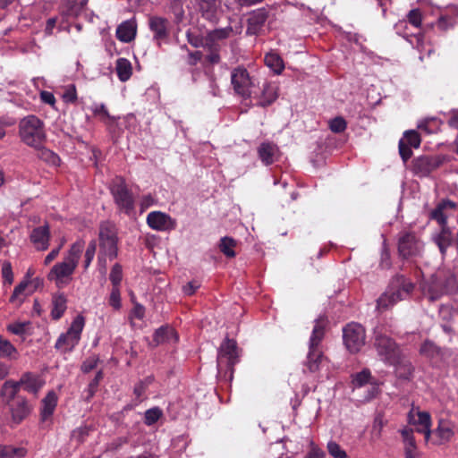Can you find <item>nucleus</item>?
Listing matches in <instances>:
<instances>
[{
    "label": "nucleus",
    "mask_w": 458,
    "mask_h": 458,
    "mask_svg": "<svg viewBox=\"0 0 458 458\" xmlns=\"http://www.w3.org/2000/svg\"><path fill=\"white\" fill-rule=\"evenodd\" d=\"M327 449L333 458H347L346 452L335 441H329Z\"/></svg>",
    "instance_id": "nucleus-44"
},
{
    "label": "nucleus",
    "mask_w": 458,
    "mask_h": 458,
    "mask_svg": "<svg viewBox=\"0 0 458 458\" xmlns=\"http://www.w3.org/2000/svg\"><path fill=\"white\" fill-rule=\"evenodd\" d=\"M370 377V371L365 369L353 376L352 384L354 386L360 387L367 384L369 381Z\"/></svg>",
    "instance_id": "nucleus-49"
},
{
    "label": "nucleus",
    "mask_w": 458,
    "mask_h": 458,
    "mask_svg": "<svg viewBox=\"0 0 458 458\" xmlns=\"http://www.w3.org/2000/svg\"><path fill=\"white\" fill-rule=\"evenodd\" d=\"M58 397L56 393L54 390L49 391L47 395L41 401V409H40V420L45 422L48 420L53 415L56 405H57Z\"/></svg>",
    "instance_id": "nucleus-23"
},
{
    "label": "nucleus",
    "mask_w": 458,
    "mask_h": 458,
    "mask_svg": "<svg viewBox=\"0 0 458 458\" xmlns=\"http://www.w3.org/2000/svg\"><path fill=\"white\" fill-rule=\"evenodd\" d=\"M238 362V352L236 342L226 338L221 344L217 355L218 373L229 372V379L233 374V366Z\"/></svg>",
    "instance_id": "nucleus-7"
},
{
    "label": "nucleus",
    "mask_w": 458,
    "mask_h": 458,
    "mask_svg": "<svg viewBox=\"0 0 458 458\" xmlns=\"http://www.w3.org/2000/svg\"><path fill=\"white\" fill-rule=\"evenodd\" d=\"M408 22L415 28H420L422 24V13L419 8L411 9L407 13Z\"/></svg>",
    "instance_id": "nucleus-48"
},
{
    "label": "nucleus",
    "mask_w": 458,
    "mask_h": 458,
    "mask_svg": "<svg viewBox=\"0 0 458 458\" xmlns=\"http://www.w3.org/2000/svg\"><path fill=\"white\" fill-rule=\"evenodd\" d=\"M420 351L422 355L430 360H437L441 357V350L430 341H425Z\"/></svg>",
    "instance_id": "nucleus-39"
},
{
    "label": "nucleus",
    "mask_w": 458,
    "mask_h": 458,
    "mask_svg": "<svg viewBox=\"0 0 458 458\" xmlns=\"http://www.w3.org/2000/svg\"><path fill=\"white\" fill-rule=\"evenodd\" d=\"M403 140L407 145L415 148H419L421 142L419 133L414 130L405 131Z\"/></svg>",
    "instance_id": "nucleus-47"
},
{
    "label": "nucleus",
    "mask_w": 458,
    "mask_h": 458,
    "mask_svg": "<svg viewBox=\"0 0 458 458\" xmlns=\"http://www.w3.org/2000/svg\"><path fill=\"white\" fill-rule=\"evenodd\" d=\"M98 359L95 356L87 359L81 365V370L85 373L91 371L96 368Z\"/></svg>",
    "instance_id": "nucleus-57"
},
{
    "label": "nucleus",
    "mask_w": 458,
    "mask_h": 458,
    "mask_svg": "<svg viewBox=\"0 0 458 458\" xmlns=\"http://www.w3.org/2000/svg\"><path fill=\"white\" fill-rule=\"evenodd\" d=\"M91 110L104 123H106L107 120H114L104 104H95L92 106Z\"/></svg>",
    "instance_id": "nucleus-45"
},
{
    "label": "nucleus",
    "mask_w": 458,
    "mask_h": 458,
    "mask_svg": "<svg viewBox=\"0 0 458 458\" xmlns=\"http://www.w3.org/2000/svg\"><path fill=\"white\" fill-rule=\"evenodd\" d=\"M148 27L153 33V39L158 46L166 42L169 38V21L159 16H151L148 19Z\"/></svg>",
    "instance_id": "nucleus-14"
},
{
    "label": "nucleus",
    "mask_w": 458,
    "mask_h": 458,
    "mask_svg": "<svg viewBox=\"0 0 458 458\" xmlns=\"http://www.w3.org/2000/svg\"><path fill=\"white\" fill-rule=\"evenodd\" d=\"M209 54L207 55L206 60L211 64H219L221 61V57L219 55L220 50H215V49H208Z\"/></svg>",
    "instance_id": "nucleus-60"
},
{
    "label": "nucleus",
    "mask_w": 458,
    "mask_h": 458,
    "mask_svg": "<svg viewBox=\"0 0 458 458\" xmlns=\"http://www.w3.org/2000/svg\"><path fill=\"white\" fill-rule=\"evenodd\" d=\"M231 26L216 29L207 32L206 34V49H221V41L228 38L233 34Z\"/></svg>",
    "instance_id": "nucleus-18"
},
{
    "label": "nucleus",
    "mask_w": 458,
    "mask_h": 458,
    "mask_svg": "<svg viewBox=\"0 0 458 458\" xmlns=\"http://www.w3.org/2000/svg\"><path fill=\"white\" fill-rule=\"evenodd\" d=\"M115 70L121 81H128L132 74L131 64L126 58H119L116 61Z\"/></svg>",
    "instance_id": "nucleus-33"
},
{
    "label": "nucleus",
    "mask_w": 458,
    "mask_h": 458,
    "mask_svg": "<svg viewBox=\"0 0 458 458\" xmlns=\"http://www.w3.org/2000/svg\"><path fill=\"white\" fill-rule=\"evenodd\" d=\"M109 278L112 283V287H120L123 279V270L120 264L116 263L113 266Z\"/></svg>",
    "instance_id": "nucleus-46"
},
{
    "label": "nucleus",
    "mask_w": 458,
    "mask_h": 458,
    "mask_svg": "<svg viewBox=\"0 0 458 458\" xmlns=\"http://www.w3.org/2000/svg\"><path fill=\"white\" fill-rule=\"evenodd\" d=\"M325 321L322 318L316 320V324L310 338V349H318V345L324 337Z\"/></svg>",
    "instance_id": "nucleus-32"
},
{
    "label": "nucleus",
    "mask_w": 458,
    "mask_h": 458,
    "mask_svg": "<svg viewBox=\"0 0 458 458\" xmlns=\"http://www.w3.org/2000/svg\"><path fill=\"white\" fill-rule=\"evenodd\" d=\"M174 330L167 327H160L155 332L154 340L159 344L166 339L167 335H173Z\"/></svg>",
    "instance_id": "nucleus-56"
},
{
    "label": "nucleus",
    "mask_w": 458,
    "mask_h": 458,
    "mask_svg": "<svg viewBox=\"0 0 458 458\" xmlns=\"http://www.w3.org/2000/svg\"><path fill=\"white\" fill-rule=\"evenodd\" d=\"M347 123L345 120L341 116L335 117L329 121V129L335 133L343 132L345 131Z\"/></svg>",
    "instance_id": "nucleus-51"
},
{
    "label": "nucleus",
    "mask_w": 458,
    "mask_h": 458,
    "mask_svg": "<svg viewBox=\"0 0 458 458\" xmlns=\"http://www.w3.org/2000/svg\"><path fill=\"white\" fill-rule=\"evenodd\" d=\"M389 365L394 367L396 375L401 378H409L413 371L411 361L403 352L398 355V359H396L394 362H391Z\"/></svg>",
    "instance_id": "nucleus-26"
},
{
    "label": "nucleus",
    "mask_w": 458,
    "mask_h": 458,
    "mask_svg": "<svg viewBox=\"0 0 458 458\" xmlns=\"http://www.w3.org/2000/svg\"><path fill=\"white\" fill-rule=\"evenodd\" d=\"M202 58V53L200 51L191 52L188 55L187 63L191 66L196 65Z\"/></svg>",
    "instance_id": "nucleus-62"
},
{
    "label": "nucleus",
    "mask_w": 458,
    "mask_h": 458,
    "mask_svg": "<svg viewBox=\"0 0 458 458\" xmlns=\"http://www.w3.org/2000/svg\"><path fill=\"white\" fill-rule=\"evenodd\" d=\"M373 347L377 356L386 364L394 362L403 351L400 346L388 335L379 330L374 332Z\"/></svg>",
    "instance_id": "nucleus-5"
},
{
    "label": "nucleus",
    "mask_w": 458,
    "mask_h": 458,
    "mask_svg": "<svg viewBox=\"0 0 458 458\" xmlns=\"http://www.w3.org/2000/svg\"><path fill=\"white\" fill-rule=\"evenodd\" d=\"M83 249L84 242L82 240H78L72 244L64 260L56 263L49 271L48 280L55 282L57 287L66 285L71 281V276L78 266Z\"/></svg>",
    "instance_id": "nucleus-1"
},
{
    "label": "nucleus",
    "mask_w": 458,
    "mask_h": 458,
    "mask_svg": "<svg viewBox=\"0 0 458 458\" xmlns=\"http://www.w3.org/2000/svg\"><path fill=\"white\" fill-rule=\"evenodd\" d=\"M25 454L26 450L22 447L0 445V458H21Z\"/></svg>",
    "instance_id": "nucleus-38"
},
{
    "label": "nucleus",
    "mask_w": 458,
    "mask_h": 458,
    "mask_svg": "<svg viewBox=\"0 0 458 458\" xmlns=\"http://www.w3.org/2000/svg\"><path fill=\"white\" fill-rule=\"evenodd\" d=\"M198 7L203 18L212 22L216 21L217 0H198Z\"/></svg>",
    "instance_id": "nucleus-27"
},
{
    "label": "nucleus",
    "mask_w": 458,
    "mask_h": 458,
    "mask_svg": "<svg viewBox=\"0 0 458 458\" xmlns=\"http://www.w3.org/2000/svg\"><path fill=\"white\" fill-rule=\"evenodd\" d=\"M62 98L66 103H74L77 100V91L75 86L73 84L66 86L64 88Z\"/></svg>",
    "instance_id": "nucleus-53"
},
{
    "label": "nucleus",
    "mask_w": 458,
    "mask_h": 458,
    "mask_svg": "<svg viewBox=\"0 0 458 458\" xmlns=\"http://www.w3.org/2000/svg\"><path fill=\"white\" fill-rule=\"evenodd\" d=\"M137 25L135 21L128 20L122 22L116 29V38L124 43L132 41L136 37Z\"/></svg>",
    "instance_id": "nucleus-24"
},
{
    "label": "nucleus",
    "mask_w": 458,
    "mask_h": 458,
    "mask_svg": "<svg viewBox=\"0 0 458 458\" xmlns=\"http://www.w3.org/2000/svg\"><path fill=\"white\" fill-rule=\"evenodd\" d=\"M323 359V354L318 349H310L306 366L310 372H316L319 369V365Z\"/></svg>",
    "instance_id": "nucleus-36"
},
{
    "label": "nucleus",
    "mask_w": 458,
    "mask_h": 458,
    "mask_svg": "<svg viewBox=\"0 0 458 458\" xmlns=\"http://www.w3.org/2000/svg\"><path fill=\"white\" fill-rule=\"evenodd\" d=\"M304 458H325V453L318 446L312 445Z\"/></svg>",
    "instance_id": "nucleus-63"
},
{
    "label": "nucleus",
    "mask_w": 458,
    "mask_h": 458,
    "mask_svg": "<svg viewBox=\"0 0 458 458\" xmlns=\"http://www.w3.org/2000/svg\"><path fill=\"white\" fill-rule=\"evenodd\" d=\"M29 325V322L26 323H21V322H15L13 324L8 325L7 329L13 335H22L26 331V327Z\"/></svg>",
    "instance_id": "nucleus-55"
},
{
    "label": "nucleus",
    "mask_w": 458,
    "mask_h": 458,
    "mask_svg": "<svg viewBox=\"0 0 458 458\" xmlns=\"http://www.w3.org/2000/svg\"><path fill=\"white\" fill-rule=\"evenodd\" d=\"M440 164L441 161L437 157H419L412 161V172L418 176L425 177L437 169Z\"/></svg>",
    "instance_id": "nucleus-16"
},
{
    "label": "nucleus",
    "mask_w": 458,
    "mask_h": 458,
    "mask_svg": "<svg viewBox=\"0 0 458 458\" xmlns=\"http://www.w3.org/2000/svg\"><path fill=\"white\" fill-rule=\"evenodd\" d=\"M109 305L118 310L122 307L120 287H112L109 299Z\"/></svg>",
    "instance_id": "nucleus-50"
},
{
    "label": "nucleus",
    "mask_w": 458,
    "mask_h": 458,
    "mask_svg": "<svg viewBox=\"0 0 458 458\" xmlns=\"http://www.w3.org/2000/svg\"><path fill=\"white\" fill-rule=\"evenodd\" d=\"M20 386L17 381L6 380L1 386L0 396L4 405L12 403L18 396Z\"/></svg>",
    "instance_id": "nucleus-28"
},
{
    "label": "nucleus",
    "mask_w": 458,
    "mask_h": 458,
    "mask_svg": "<svg viewBox=\"0 0 458 458\" xmlns=\"http://www.w3.org/2000/svg\"><path fill=\"white\" fill-rule=\"evenodd\" d=\"M265 63L276 74H280L284 68L283 59L276 53L267 54Z\"/></svg>",
    "instance_id": "nucleus-37"
},
{
    "label": "nucleus",
    "mask_w": 458,
    "mask_h": 458,
    "mask_svg": "<svg viewBox=\"0 0 458 458\" xmlns=\"http://www.w3.org/2000/svg\"><path fill=\"white\" fill-rule=\"evenodd\" d=\"M96 250H97V241L92 240L89 242V243L86 249V251L84 253V259H83L84 269H88V267L90 266V264L95 257Z\"/></svg>",
    "instance_id": "nucleus-43"
},
{
    "label": "nucleus",
    "mask_w": 458,
    "mask_h": 458,
    "mask_svg": "<svg viewBox=\"0 0 458 458\" xmlns=\"http://www.w3.org/2000/svg\"><path fill=\"white\" fill-rule=\"evenodd\" d=\"M417 420L413 419L412 411L410 412V422L417 426V432L424 434L425 441L428 442L431 436V418L427 411H417Z\"/></svg>",
    "instance_id": "nucleus-22"
},
{
    "label": "nucleus",
    "mask_w": 458,
    "mask_h": 458,
    "mask_svg": "<svg viewBox=\"0 0 458 458\" xmlns=\"http://www.w3.org/2000/svg\"><path fill=\"white\" fill-rule=\"evenodd\" d=\"M448 124L451 127L458 128V109H454L450 112V118L448 120Z\"/></svg>",
    "instance_id": "nucleus-64"
},
{
    "label": "nucleus",
    "mask_w": 458,
    "mask_h": 458,
    "mask_svg": "<svg viewBox=\"0 0 458 458\" xmlns=\"http://www.w3.org/2000/svg\"><path fill=\"white\" fill-rule=\"evenodd\" d=\"M236 246V242L231 237H223L220 240L219 249L221 252H223L227 258H234L236 253L234 251V247Z\"/></svg>",
    "instance_id": "nucleus-40"
},
{
    "label": "nucleus",
    "mask_w": 458,
    "mask_h": 458,
    "mask_svg": "<svg viewBox=\"0 0 458 458\" xmlns=\"http://www.w3.org/2000/svg\"><path fill=\"white\" fill-rule=\"evenodd\" d=\"M40 99L42 102L54 106L55 104V98L54 94L50 91L43 90L40 92Z\"/></svg>",
    "instance_id": "nucleus-61"
},
{
    "label": "nucleus",
    "mask_w": 458,
    "mask_h": 458,
    "mask_svg": "<svg viewBox=\"0 0 458 458\" xmlns=\"http://www.w3.org/2000/svg\"><path fill=\"white\" fill-rule=\"evenodd\" d=\"M436 434L439 437L440 441L438 444L449 441L454 435L451 428L445 423H440L436 429Z\"/></svg>",
    "instance_id": "nucleus-42"
},
{
    "label": "nucleus",
    "mask_w": 458,
    "mask_h": 458,
    "mask_svg": "<svg viewBox=\"0 0 458 458\" xmlns=\"http://www.w3.org/2000/svg\"><path fill=\"white\" fill-rule=\"evenodd\" d=\"M66 298L63 294L55 295L52 300L51 317L53 319H59L66 310Z\"/></svg>",
    "instance_id": "nucleus-34"
},
{
    "label": "nucleus",
    "mask_w": 458,
    "mask_h": 458,
    "mask_svg": "<svg viewBox=\"0 0 458 458\" xmlns=\"http://www.w3.org/2000/svg\"><path fill=\"white\" fill-rule=\"evenodd\" d=\"M399 153L403 162H406L412 155L411 146L404 142V140L399 141Z\"/></svg>",
    "instance_id": "nucleus-54"
},
{
    "label": "nucleus",
    "mask_w": 458,
    "mask_h": 458,
    "mask_svg": "<svg viewBox=\"0 0 458 458\" xmlns=\"http://www.w3.org/2000/svg\"><path fill=\"white\" fill-rule=\"evenodd\" d=\"M251 96L258 99L259 106H267L278 98V87L276 83L264 81L258 89H253Z\"/></svg>",
    "instance_id": "nucleus-13"
},
{
    "label": "nucleus",
    "mask_w": 458,
    "mask_h": 458,
    "mask_svg": "<svg viewBox=\"0 0 458 458\" xmlns=\"http://www.w3.org/2000/svg\"><path fill=\"white\" fill-rule=\"evenodd\" d=\"M85 326V318L82 315H77L65 333L59 335L55 348L63 352H72L81 340V332Z\"/></svg>",
    "instance_id": "nucleus-6"
},
{
    "label": "nucleus",
    "mask_w": 458,
    "mask_h": 458,
    "mask_svg": "<svg viewBox=\"0 0 458 458\" xmlns=\"http://www.w3.org/2000/svg\"><path fill=\"white\" fill-rule=\"evenodd\" d=\"M17 382L20 387H22L23 390L34 395L38 394L45 384L44 380L38 375L31 372L22 374Z\"/></svg>",
    "instance_id": "nucleus-19"
},
{
    "label": "nucleus",
    "mask_w": 458,
    "mask_h": 458,
    "mask_svg": "<svg viewBox=\"0 0 458 458\" xmlns=\"http://www.w3.org/2000/svg\"><path fill=\"white\" fill-rule=\"evenodd\" d=\"M5 406L9 413L8 424L12 427L21 423L32 411V405L24 396H17L15 400Z\"/></svg>",
    "instance_id": "nucleus-10"
},
{
    "label": "nucleus",
    "mask_w": 458,
    "mask_h": 458,
    "mask_svg": "<svg viewBox=\"0 0 458 458\" xmlns=\"http://www.w3.org/2000/svg\"><path fill=\"white\" fill-rule=\"evenodd\" d=\"M404 444L405 458L419 457L420 453L417 450V445L413 436V430L409 428H403L400 431Z\"/></svg>",
    "instance_id": "nucleus-25"
},
{
    "label": "nucleus",
    "mask_w": 458,
    "mask_h": 458,
    "mask_svg": "<svg viewBox=\"0 0 458 458\" xmlns=\"http://www.w3.org/2000/svg\"><path fill=\"white\" fill-rule=\"evenodd\" d=\"M99 253L98 265L102 275L106 273L107 259L112 260L117 256V230L114 224L103 222L99 227Z\"/></svg>",
    "instance_id": "nucleus-2"
},
{
    "label": "nucleus",
    "mask_w": 458,
    "mask_h": 458,
    "mask_svg": "<svg viewBox=\"0 0 458 458\" xmlns=\"http://www.w3.org/2000/svg\"><path fill=\"white\" fill-rule=\"evenodd\" d=\"M413 290V284L403 276L393 280L389 288L377 300V310L385 311L398 301L406 299Z\"/></svg>",
    "instance_id": "nucleus-3"
},
{
    "label": "nucleus",
    "mask_w": 458,
    "mask_h": 458,
    "mask_svg": "<svg viewBox=\"0 0 458 458\" xmlns=\"http://www.w3.org/2000/svg\"><path fill=\"white\" fill-rule=\"evenodd\" d=\"M163 415V411L158 407L148 409L144 414V422L148 426H151L156 423Z\"/></svg>",
    "instance_id": "nucleus-41"
},
{
    "label": "nucleus",
    "mask_w": 458,
    "mask_h": 458,
    "mask_svg": "<svg viewBox=\"0 0 458 458\" xmlns=\"http://www.w3.org/2000/svg\"><path fill=\"white\" fill-rule=\"evenodd\" d=\"M29 281L24 280L21 282L17 286H15L13 293L10 298V301L15 306L19 307L24 301L25 298L29 294L27 293V288L29 285Z\"/></svg>",
    "instance_id": "nucleus-35"
},
{
    "label": "nucleus",
    "mask_w": 458,
    "mask_h": 458,
    "mask_svg": "<svg viewBox=\"0 0 458 458\" xmlns=\"http://www.w3.org/2000/svg\"><path fill=\"white\" fill-rule=\"evenodd\" d=\"M188 42L194 47H204L206 48V36L200 37L191 31L186 32Z\"/></svg>",
    "instance_id": "nucleus-52"
},
{
    "label": "nucleus",
    "mask_w": 458,
    "mask_h": 458,
    "mask_svg": "<svg viewBox=\"0 0 458 458\" xmlns=\"http://www.w3.org/2000/svg\"><path fill=\"white\" fill-rule=\"evenodd\" d=\"M20 354L15 346L7 339L0 335V358L15 360Z\"/></svg>",
    "instance_id": "nucleus-31"
},
{
    "label": "nucleus",
    "mask_w": 458,
    "mask_h": 458,
    "mask_svg": "<svg viewBox=\"0 0 458 458\" xmlns=\"http://www.w3.org/2000/svg\"><path fill=\"white\" fill-rule=\"evenodd\" d=\"M456 208L454 201L443 200L430 212V218L437 221L441 227L447 226V219L454 214Z\"/></svg>",
    "instance_id": "nucleus-17"
},
{
    "label": "nucleus",
    "mask_w": 458,
    "mask_h": 458,
    "mask_svg": "<svg viewBox=\"0 0 458 458\" xmlns=\"http://www.w3.org/2000/svg\"><path fill=\"white\" fill-rule=\"evenodd\" d=\"M423 250V242L414 233H403L398 242V250L403 258L418 256Z\"/></svg>",
    "instance_id": "nucleus-12"
},
{
    "label": "nucleus",
    "mask_w": 458,
    "mask_h": 458,
    "mask_svg": "<svg viewBox=\"0 0 458 458\" xmlns=\"http://www.w3.org/2000/svg\"><path fill=\"white\" fill-rule=\"evenodd\" d=\"M277 150L276 145L270 142H263L258 148V154L262 163L268 165L275 161Z\"/></svg>",
    "instance_id": "nucleus-29"
},
{
    "label": "nucleus",
    "mask_w": 458,
    "mask_h": 458,
    "mask_svg": "<svg viewBox=\"0 0 458 458\" xmlns=\"http://www.w3.org/2000/svg\"><path fill=\"white\" fill-rule=\"evenodd\" d=\"M343 338L346 348L351 352H358L365 344V329L358 323H350L343 330Z\"/></svg>",
    "instance_id": "nucleus-8"
},
{
    "label": "nucleus",
    "mask_w": 458,
    "mask_h": 458,
    "mask_svg": "<svg viewBox=\"0 0 458 458\" xmlns=\"http://www.w3.org/2000/svg\"><path fill=\"white\" fill-rule=\"evenodd\" d=\"M267 16V11L265 8L253 11L248 18L247 34L257 35L264 26Z\"/></svg>",
    "instance_id": "nucleus-21"
},
{
    "label": "nucleus",
    "mask_w": 458,
    "mask_h": 458,
    "mask_svg": "<svg viewBox=\"0 0 458 458\" xmlns=\"http://www.w3.org/2000/svg\"><path fill=\"white\" fill-rule=\"evenodd\" d=\"M20 135L27 145L40 147L46 138L43 122L35 115L23 118L20 123Z\"/></svg>",
    "instance_id": "nucleus-4"
},
{
    "label": "nucleus",
    "mask_w": 458,
    "mask_h": 458,
    "mask_svg": "<svg viewBox=\"0 0 458 458\" xmlns=\"http://www.w3.org/2000/svg\"><path fill=\"white\" fill-rule=\"evenodd\" d=\"M231 81L234 91L242 98H250L252 95L254 80L249 75L248 71L242 67L233 70Z\"/></svg>",
    "instance_id": "nucleus-11"
},
{
    "label": "nucleus",
    "mask_w": 458,
    "mask_h": 458,
    "mask_svg": "<svg viewBox=\"0 0 458 458\" xmlns=\"http://www.w3.org/2000/svg\"><path fill=\"white\" fill-rule=\"evenodd\" d=\"M145 316V308L140 304L136 303L133 307V309L131 311V318H138L142 319Z\"/></svg>",
    "instance_id": "nucleus-58"
},
{
    "label": "nucleus",
    "mask_w": 458,
    "mask_h": 458,
    "mask_svg": "<svg viewBox=\"0 0 458 458\" xmlns=\"http://www.w3.org/2000/svg\"><path fill=\"white\" fill-rule=\"evenodd\" d=\"M114 202L119 209L129 214L134 207V199L131 191L127 188L125 181L118 178L111 189Z\"/></svg>",
    "instance_id": "nucleus-9"
},
{
    "label": "nucleus",
    "mask_w": 458,
    "mask_h": 458,
    "mask_svg": "<svg viewBox=\"0 0 458 458\" xmlns=\"http://www.w3.org/2000/svg\"><path fill=\"white\" fill-rule=\"evenodd\" d=\"M148 226L157 231H169L175 228V221L167 214L160 211L150 212L147 216Z\"/></svg>",
    "instance_id": "nucleus-15"
},
{
    "label": "nucleus",
    "mask_w": 458,
    "mask_h": 458,
    "mask_svg": "<svg viewBox=\"0 0 458 458\" xmlns=\"http://www.w3.org/2000/svg\"><path fill=\"white\" fill-rule=\"evenodd\" d=\"M434 242L438 246L442 255H445L447 248L453 243V235L448 226L441 227L440 233L434 236Z\"/></svg>",
    "instance_id": "nucleus-30"
},
{
    "label": "nucleus",
    "mask_w": 458,
    "mask_h": 458,
    "mask_svg": "<svg viewBox=\"0 0 458 458\" xmlns=\"http://www.w3.org/2000/svg\"><path fill=\"white\" fill-rule=\"evenodd\" d=\"M2 276L8 282V284H12L13 280V275L12 270V266L9 262H6L2 267Z\"/></svg>",
    "instance_id": "nucleus-59"
},
{
    "label": "nucleus",
    "mask_w": 458,
    "mask_h": 458,
    "mask_svg": "<svg viewBox=\"0 0 458 458\" xmlns=\"http://www.w3.org/2000/svg\"><path fill=\"white\" fill-rule=\"evenodd\" d=\"M30 239L38 250H46L49 246L50 229L47 224L32 230Z\"/></svg>",
    "instance_id": "nucleus-20"
}]
</instances>
